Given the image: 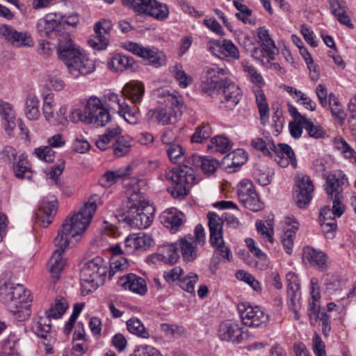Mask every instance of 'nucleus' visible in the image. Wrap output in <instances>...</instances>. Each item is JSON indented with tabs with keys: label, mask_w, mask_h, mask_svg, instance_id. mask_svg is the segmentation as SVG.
<instances>
[{
	"label": "nucleus",
	"mask_w": 356,
	"mask_h": 356,
	"mask_svg": "<svg viewBox=\"0 0 356 356\" xmlns=\"http://www.w3.org/2000/svg\"><path fill=\"white\" fill-rule=\"evenodd\" d=\"M92 199L90 198L78 213L62 224L54 241L55 245H60L62 248H68L72 238L86 231L97 210L96 202Z\"/></svg>",
	"instance_id": "obj_1"
},
{
	"label": "nucleus",
	"mask_w": 356,
	"mask_h": 356,
	"mask_svg": "<svg viewBox=\"0 0 356 356\" xmlns=\"http://www.w3.org/2000/svg\"><path fill=\"white\" fill-rule=\"evenodd\" d=\"M58 55L67 66L69 73L74 78L86 76L95 70V63L86 55L82 54L73 43L70 34L60 38Z\"/></svg>",
	"instance_id": "obj_2"
},
{
	"label": "nucleus",
	"mask_w": 356,
	"mask_h": 356,
	"mask_svg": "<svg viewBox=\"0 0 356 356\" xmlns=\"http://www.w3.org/2000/svg\"><path fill=\"white\" fill-rule=\"evenodd\" d=\"M0 298L18 321H23L31 316L32 300L23 285L5 283L0 287Z\"/></svg>",
	"instance_id": "obj_3"
},
{
	"label": "nucleus",
	"mask_w": 356,
	"mask_h": 356,
	"mask_svg": "<svg viewBox=\"0 0 356 356\" xmlns=\"http://www.w3.org/2000/svg\"><path fill=\"white\" fill-rule=\"evenodd\" d=\"M127 208L120 215L122 220L135 228L143 229L150 225L154 208L139 193H134L130 196Z\"/></svg>",
	"instance_id": "obj_4"
},
{
	"label": "nucleus",
	"mask_w": 356,
	"mask_h": 356,
	"mask_svg": "<svg viewBox=\"0 0 356 356\" xmlns=\"http://www.w3.org/2000/svg\"><path fill=\"white\" fill-rule=\"evenodd\" d=\"M165 105L149 110L147 113L148 120L159 125L166 126L175 124L184 108L182 97L175 93L164 95Z\"/></svg>",
	"instance_id": "obj_5"
},
{
	"label": "nucleus",
	"mask_w": 356,
	"mask_h": 356,
	"mask_svg": "<svg viewBox=\"0 0 356 356\" xmlns=\"http://www.w3.org/2000/svg\"><path fill=\"white\" fill-rule=\"evenodd\" d=\"M65 300H56L54 306L44 313V316H39L33 327L35 333L43 339V343L47 353L52 350V346L56 341L55 336L51 332V319L60 318L67 309Z\"/></svg>",
	"instance_id": "obj_6"
},
{
	"label": "nucleus",
	"mask_w": 356,
	"mask_h": 356,
	"mask_svg": "<svg viewBox=\"0 0 356 356\" xmlns=\"http://www.w3.org/2000/svg\"><path fill=\"white\" fill-rule=\"evenodd\" d=\"M210 232L209 241L214 249L213 260L219 263L222 261H230L232 254L230 249L225 245L222 237L223 220L216 213L207 214Z\"/></svg>",
	"instance_id": "obj_7"
},
{
	"label": "nucleus",
	"mask_w": 356,
	"mask_h": 356,
	"mask_svg": "<svg viewBox=\"0 0 356 356\" xmlns=\"http://www.w3.org/2000/svg\"><path fill=\"white\" fill-rule=\"evenodd\" d=\"M108 272L107 263L100 257L88 261L82 268L80 278L83 288L88 291L103 285Z\"/></svg>",
	"instance_id": "obj_8"
},
{
	"label": "nucleus",
	"mask_w": 356,
	"mask_h": 356,
	"mask_svg": "<svg viewBox=\"0 0 356 356\" xmlns=\"http://www.w3.org/2000/svg\"><path fill=\"white\" fill-rule=\"evenodd\" d=\"M166 178L172 185L168 191L175 198L180 200L188 195L189 188L195 181L194 169L186 165L173 169L166 175Z\"/></svg>",
	"instance_id": "obj_9"
},
{
	"label": "nucleus",
	"mask_w": 356,
	"mask_h": 356,
	"mask_svg": "<svg viewBox=\"0 0 356 356\" xmlns=\"http://www.w3.org/2000/svg\"><path fill=\"white\" fill-rule=\"evenodd\" d=\"M121 132L119 127L108 128L105 134L99 136L96 141L97 147L101 150H106L112 143L115 156L121 157L127 154L131 150L132 140L129 136H120Z\"/></svg>",
	"instance_id": "obj_10"
},
{
	"label": "nucleus",
	"mask_w": 356,
	"mask_h": 356,
	"mask_svg": "<svg viewBox=\"0 0 356 356\" xmlns=\"http://www.w3.org/2000/svg\"><path fill=\"white\" fill-rule=\"evenodd\" d=\"M122 2L135 12L147 14L158 20H164L169 15L168 6L156 0H122Z\"/></svg>",
	"instance_id": "obj_11"
},
{
	"label": "nucleus",
	"mask_w": 356,
	"mask_h": 356,
	"mask_svg": "<svg viewBox=\"0 0 356 356\" xmlns=\"http://www.w3.org/2000/svg\"><path fill=\"white\" fill-rule=\"evenodd\" d=\"M346 184H347V179L341 172L329 174L326 177L325 190L329 197L334 202V211L337 215H340L345 211L342 200H343V186Z\"/></svg>",
	"instance_id": "obj_12"
},
{
	"label": "nucleus",
	"mask_w": 356,
	"mask_h": 356,
	"mask_svg": "<svg viewBox=\"0 0 356 356\" xmlns=\"http://www.w3.org/2000/svg\"><path fill=\"white\" fill-rule=\"evenodd\" d=\"M228 70L226 68L220 67L217 65L207 66L204 69V76L202 81V90L209 95L215 94L222 85L227 77Z\"/></svg>",
	"instance_id": "obj_13"
},
{
	"label": "nucleus",
	"mask_w": 356,
	"mask_h": 356,
	"mask_svg": "<svg viewBox=\"0 0 356 356\" xmlns=\"http://www.w3.org/2000/svg\"><path fill=\"white\" fill-rule=\"evenodd\" d=\"M124 48L147 62L148 65L155 67H159L166 64L165 54L154 47H143L136 42H128L124 44Z\"/></svg>",
	"instance_id": "obj_14"
},
{
	"label": "nucleus",
	"mask_w": 356,
	"mask_h": 356,
	"mask_svg": "<svg viewBox=\"0 0 356 356\" xmlns=\"http://www.w3.org/2000/svg\"><path fill=\"white\" fill-rule=\"evenodd\" d=\"M238 310L243 324L248 327L266 326L268 322V315L259 306L241 302L238 305Z\"/></svg>",
	"instance_id": "obj_15"
},
{
	"label": "nucleus",
	"mask_w": 356,
	"mask_h": 356,
	"mask_svg": "<svg viewBox=\"0 0 356 356\" xmlns=\"http://www.w3.org/2000/svg\"><path fill=\"white\" fill-rule=\"evenodd\" d=\"M293 199L299 208H304L312 200L314 191L312 180L307 175L300 174L296 177Z\"/></svg>",
	"instance_id": "obj_16"
},
{
	"label": "nucleus",
	"mask_w": 356,
	"mask_h": 356,
	"mask_svg": "<svg viewBox=\"0 0 356 356\" xmlns=\"http://www.w3.org/2000/svg\"><path fill=\"white\" fill-rule=\"evenodd\" d=\"M207 48L213 56L222 60H238L240 57L237 47L231 40H210Z\"/></svg>",
	"instance_id": "obj_17"
},
{
	"label": "nucleus",
	"mask_w": 356,
	"mask_h": 356,
	"mask_svg": "<svg viewBox=\"0 0 356 356\" xmlns=\"http://www.w3.org/2000/svg\"><path fill=\"white\" fill-rule=\"evenodd\" d=\"M36 29L41 37L56 38L58 41L57 48L60 43V38L65 34H69L62 30V23L55 19L52 15H47L45 17L38 19Z\"/></svg>",
	"instance_id": "obj_18"
},
{
	"label": "nucleus",
	"mask_w": 356,
	"mask_h": 356,
	"mask_svg": "<svg viewBox=\"0 0 356 356\" xmlns=\"http://www.w3.org/2000/svg\"><path fill=\"white\" fill-rule=\"evenodd\" d=\"M86 118L90 122L87 124H94L97 126H104L110 120L108 111L104 108L102 102L97 97H90L86 105Z\"/></svg>",
	"instance_id": "obj_19"
},
{
	"label": "nucleus",
	"mask_w": 356,
	"mask_h": 356,
	"mask_svg": "<svg viewBox=\"0 0 356 356\" xmlns=\"http://www.w3.org/2000/svg\"><path fill=\"white\" fill-rule=\"evenodd\" d=\"M269 147L275 154V160L282 168H286L291 163L293 168L297 167L296 155L291 147L284 143L275 145L273 141H269Z\"/></svg>",
	"instance_id": "obj_20"
},
{
	"label": "nucleus",
	"mask_w": 356,
	"mask_h": 356,
	"mask_svg": "<svg viewBox=\"0 0 356 356\" xmlns=\"http://www.w3.org/2000/svg\"><path fill=\"white\" fill-rule=\"evenodd\" d=\"M218 336L221 340L239 343L246 339L247 334L242 331L237 323L226 321L220 323Z\"/></svg>",
	"instance_id": "obj_21"
},
{
	"label": "nucleus",
	"mask_w": 356,
	"mask_h": 356,
	"mask_svg": "<svg viewBox=\"0 0 356 356\" xmlns=\"http://www.w3.org/2000/svg\"><path fill=\"white\" fill-rule=\"evenodd\" d=\"M0 35L17 47H31L33 42L27 32H19L6 24L0 25Z\"/></svg>",
	"instance_id": "obj_22"
},
{
	"label": "nucleus",
	"mask_w": 356,
	"mask_h": 356,
	"mask_svg": "<svg viewBox=\"0 0 356 356\" xmlns=\"http://www.w3.org/2000/svg\"><path fill=\"white\" fill-rule=\"evenodd\" d=\"M216 93L222 95L221 103L229 109H232L241 99L240 88L230 79L225 80L222 88Z\"/></svg>",
	"instance_id": "obj_23"
},
{
	"label": "nucleus",
	"mask_w": 356,
	"mask_h": 356,
	"mask_svg": "<svg viewBox=\"0 0 356 356\" xmlns=\"http://www.w3.org/2000/svg\"><path fill=\"white\" fill-rule=\"evenodd\" d=\"M258 37L262 49L254 48L252 52V56L258 60H260V54H261L262 50H264L266 54L267 58L269 60H273L274 56L278 52V49L275 47L273 40L270 37L268 31L264 28H259Z\"/></svg>",
	"instance_id": "obj_24"
},
{
	"label": "nucleus",
	"mask_w": 356,
	"mask_h": 356,
	"mask_svg": "<svg viewBox=\"0 0 356 356\" xmlns=\"http://www.w3.org/2000/svg\"><path fill=\"white\" fill-rule=\"evenodd\" d=\"M118 283L124 289H129L139 295H145L147 291L145 279L136 274L129 273L124 275L119 279Z\"/></svg>",
	"instance_id": "obj_25"
},
{
	"label": "nucleus",
	"mask_w": 356,
	"mask_h": 356,
	"mask_svg": "<svg viewBox=\"0 0 356 356\" xmlns=\"http://www.w3.org/2000/svg\"><path fill=\"white\" fill-rule=\"evenodd\" d=\"M49 146L38 147L35 149V155L40 159L47 163H51L55 156V152L51 147H60L65 145V140L60 134H57L50 137L48 140Z\"/></svg>",
	"instance_id": "obj_26"
},
{
	"label": "nucleus",
	"mask_w": 356,
	"mask_h": 356,
	"mask_svg": "<svg viewBox=\"0 0 356 356\" xmlns=\"http://www.w3.org/2000/svg\"><path fill=\"white\" fill-rule=\"evenodd\" d=\"M57 206L56 202L43 201L35 213L38 222L44 227L51 223L56 213Z\"/></svg>",
	"instance_id": "obj_27"
},
{
	"label": "nucleus",
	"mask_w": 356,
	"mask_h": 356,
	"mask_svg": "<svg viewBox=\"0 0 356 356\" xmlns=\"http://www.w3.org/2000/svg\"><path fill=\"white\" fill-rule=\"evenodd\" d=\"M0 117L3 121L4 129L10 135L16 127V115L13 106L9 102L0 99Z\"/></svg>",
	"instance_id": "obj_28"
},
{
	"label": "nucleus",
	"mask_w": 356,
	"mask_h": 356,
	"mask_svg": "<svg viewBox=\"0 0 356 356\" xmlns=\"http://www.w3.org/2000/svg\"><path fill=\"white\" fill-rule=\"evenodd\" d=\"M56 246L58 249L54 252L48 262L49 270L54 282L59 279V275L65 266V260L63 258L62 254L67 248H62L60 245Z\"/></svg>",
	"instance_id": "obj_29"
},
{
	"label": "nucleus",
	"mask_w": 356,
	"mask_h": 356,
	"mask_svg": "<svg viewBox=\"0 0 356 356\" xmlns=\"http://www.w3.org/2000/svg\"><path fill=\"white\" fill-rule=\"evenodd\" d=\"M302 259L321 270H324L327 267L326 254L312 247L307 246L303 249Z\"/></svg>",
	"instance_id": "obj_30"
},
{
	"label": "nucleus",
	"mask_w": 356,
	"mask_h": 356,
	"mask_svg": "<svg viewBox=\"0 0 356 356\" xmlns=\"http://www.w3.org/2000/svg\"><path fill=\"white\" fill-rule=\"evenodd\" d=\"M136 63L132 57L120 54H115L108 62V68L115 72H122L124 70L134 71L136 69Z\"/></svg>",
	"instance_id": "obj_31"
},
{
	"label": "nucleus",
	"mask_w": 356,
	"mask_h": 356,
	"mask_svg": "<svg viewBox=\"0 0 356 356\" xmlns=\"http://www.w3.org/2000/svg\"><path fill=\"white\" fill-rule=\"evenodd\" d=\"M188 163L195 168H201L204 173H213L216 171L218 162L210 156H201L199 155H192Z\"/></svg>",
	"instance_id": "obj_32"
},
{
	"label": "nucleus",
	"mask_w": 356,
	"mask_h": 356,
	"mask_svg": "<svg viewBox=\"0 0 356 356\" xmlns=\"http://www.w3.org/2000/svg\"><path fill=\"white\" fill-rule=\"evenodd\" d=\"M131 165L117 170H108L99 179V184L104 188H109L119 179L129 175Z\"/></svg>",
	"instance_id": "obj_33"
},
{
	"label": "nucleus",
	"mask_w": 356,
	"mask_h": 356,
	"mask_svg": "<svg viewBox=\"0 0 356 356\" xmlns=\"http://www.w3.org/2000/svg\"><path fill=\"white\" fill-rule=\"evenodd\" d=\"M285 223L291 228H288L282 236V241L284 248L286 250L287 254H291L293 245V239L296 235V231L298 229L299 223L298 222L292 217H286L285 218Z\"/></svg>",
	"instance_id": "obj_34"
},
{
	"label": "nucleus",
	"mask_w": 356,
	"mask_h": 356,
	"mask_svg": "<svg viewBox=\"0 0 356 356\" xmlns=\"http://www.w3.org/2000/svg\"><path fill=\"white\" fill-rule=\"evenodd\" d=\"M177 250V243L165 245L159 248L156 257L159 260L165 264H175L179 258Z\"/></svg>",
	"instance_id": "obj_35"
},
{
	"label": "nucleus",
	"mask_w": 356,
	"mask_h": 356,
	"mask_svg": "<svg viewBox=\"0 0 356 356\" xmlns=\"http://www.w3.org/2000/svg\"><path fill=\"white\" fill-rule=\"evenodd\" d=\"M39 105L40 99L35 95L30 93L26 96L24 113L28 119L35 120L40 118V112Z\"/></svg>",
	"instance_id": "obj_36"
},
{
	"label": "nucleus",
	"mask_w": 356,
	"mask_h": 356,
	"mask_svg": "<svg viewBox=\"0 0 356 356\" xmlns=\"http://www.w3.org/2000/svg\"><path fill=\"white\" fill-rule=\"evenodd\" d=\"M312 283V302H309V308L308 310V316L309 317V320L311 322V324L314 325L318 318H320V305L318 303V300L320 298V295L318 292H315V288L314 286L316 285V279L313 278L311 280Z\"/></svg>",
	"instance_id": "obj_37"
},
{
	"label": "nucleus",
	"mask_w": 356,
	"mask_h": 356,
	"mask_svg": "<svg viewBox=\"0 0 356 356\" xmlns=\"http://www.w3.org/2000/svg\"><path fill=\"white\" fill-rule=\"evenodd\" d=\"M124 92L132 102L134 104L139 103L144 95L145 89L140 82H130L125 85Z\"/></svg>",
	"instance_id": "obj_38"
},
{
	"label": "nucleus",
	"mask_w": 356,
	"mask_h": 356,
	"mask_svg": "<svg viewBox=\"0 0 356 356\" xmlns=\"http://www.w3.org/2000/svg\"><path fill=\"white\" fill-rule=\"evenodd\" d=\"M177 243H178V250H181L182 258L186 262H191L197 257V248L193 242L181 238Z\"/></svg>",
	"instance_id": "obj_39"
},
{
	"label": "nucleus",
	"mask_w": 356,
	"mask_h": 356,
	"mask_svg": "<svg viewBox=\"0 0 356 356\" xmlns=\"http://www.w3.org/2000/svg\"><path fill=\"white\" fill-rule=\"evenodd\" d=\"M287 282V297L288 298H301L300 282L298 276L293 272L286 275Z\"/></svg>",
	"instance_id": "obj_40"
},
{
	"label": "nucleus",
	"mask_w": 356,
	"mask_h": 356,
	"mask_svg": "<svg viewBox=\"0 0 356 356\" xmlns=\"http://www.w3.org/2000/svg\"><path fill=\"white\" fill-rule=\"evenodd\" d=\"M330 6L332 14L337 18L340 23L353 28V25L350 23V19L346 14L345 8L339 0H331Z\"/></svg>",
	"instance_id": "obj_41"
},
{
	"label": "nucleus",
	"mask_w": 356,
	"mask_h": 356,
	"mask_svg": "<svg viewBox=\"0 0 356 356\" xmlns=\"http://www.w3.org/2000/svg\"><path fill=\"white\" fill-rule=\"evenodd\" d=\"M168 214L165 219V222L167 223L166 226L170 227L172 231H177L183 224L184 213L177 211L175 208H171L168 209Z\"/></svg>",
	"instance_id": "obj_42"
},
{
	"label": "nucleus",
	"mask_w": 356,
	"mask_h": 356,
	"mask_svg": "<svg viewBox=\"0 0 356 356\" xmlns=\"http://www.w3.org/2000/svg\"><path fill=\"white\" fill-rule=\"evenodd\" d=\"M256 102L259 112L261 124L265 125L268 118L269 107L263 91L258 90L256 92Z\"/></svg>",
	"instance_id": "obj_43"
},
{
	"label": "nucleus",
	"mask_w": 356,
	"mask_h": 356,
	"mask_svg": "<svg viewBox=\"0 0 356 356\" xmlns=\"http://www.w3.org/2000/svg\"><path fill=\"white\" fill-rule=\"evenodd\" d=\"M26 165L27 161L24 155H19L17 162L13 165L16 177L20 179L31 177L32 172Z\"/></svg>",
	"instance_id": "obj_44"
},
{
	"label": "nucleus",
	"mask_w": 356,
	"mask_h": 356,
	"mask_svg": "<svg viewBox=\"0 0 356 356\" xmlns=\"http://www.w3.org/2000/svg\"><path fill=\"white\" fill-rule=\"evenodd\" d=\"M118 113L123 117L127 122L132 124H136L140 118L138 108L135 106H130L127 102H125L120 110H119Z\"/></svg>",
	"instance_id": "obj_45"
},
{
	"label": "nucleus",
	"mask_w": 356,
	"mask_h": 356,
	"mask_svg": "<svg viewBox=\"0 0 356 356\" xmlns=\"http://www.w3.org/2000/svg\"><path fill=\"white\" fill-rule=\"evenodd\" d=\"M127 330L132 334L141 338L147 339L149 337V332L142 322L138 318H131L127 322Z\"/></svg>",
	"instance_id": "obj_46"
},
{
	"label": "nucleus",
	"mask_w": 356,
	"mask_h": 356,
	"mask_svg": "<svg viewBox=\"0 0 356 356\" xmlns=\"http://www.w3.org/2000/svg\"><path fill=\"white\" fill-rule=\"evenodd\" d=\"M211 145H208V148L215 147V151L221 154L227 153L232 149L229 140L224 136H218L211 138Z\"/></svg>",
	"instance_id": "obj_47"
},
{
	"label": "nucleus",
	"mask_w": 356,
	"mask_h": 356,
	"mask_svg": "<svg viewBox=\"0 0 356 356\" xmlns=\"http://www.w3.org/2000/svg\"><path fill=\"white\" fill-rule=\"evenodd\" d=\"M270 171L265 165L259 164L254 170V176L256 181L261 186H266L270 182Z\"/></svg>",
	"instance_id": "obj_48"
},
{
	"label": "nucleus",
	"mask_w": 356,
	"mask_h": 356,
	"mask_svg": "<svg viewBox=\"0 0 356 356\" xmlns=\"http://www.w3.org/2000/svg\"><path fill=\"white\" fill-rule=\"evenodd\" d=\"M255 193H257L251 181L243 179L239 183L238 186V196L240 201L244 200L251 195L255 196Z\"/></svg>",
	"instance_id": "obj_49"
},
{
	"label": "nucleus",
	"mask_w": 356,
	"mask_h": 356,
	"mask_svg": "<svg viewBox=\"0 0 356 356\" xmlns=\"http://www.w3.org/2000/svg\"><path fill=\"white\" fill-rule=\"evenodd\" d=\"M161 330L166 336L172 338H180L186 336V330L182 326L175 324L162 323L161 324Z\"/></svg>",
	"instance_id": "obj_50"
},
{
	"label": "nucleus",
	"mask_w": 356,
	"mask_h": 356,
	"mask_svg": "<svg viewBox=\"0 0 356 356\" xmlns=\"http://www.w3.org/2000/svg\"><path fill=\"white\" fill-rule=\"evenodd\" d=\"M301 122L302 127L307 131L309 136L314 138L323 137L325 132L321 126L314 124L307 118H302Z\"/></svg>",
	"instance_id": "obj_51"
},
{
	"label": "nucleus",
	"mask_w": 356,
	"mask_h": 356,
	"mask_svg": "<svg viewBox=\"0 0 356 356\" xmlns=\"http://www.w3.org/2000/svg\"><path fill=\"white\" fill-rule=\"evenodd\" d=\"M171 72L174 76L179 82V85L181 88H186L191 82L192 78L188 76L186 72L182 70V66L179 64H176L172 67Z\"/></svg>",
	"instance_id": "obj_52"
},
{
	"label": "nucleus",
	"mask_w": 356,
	"mask_h": 356,
	"mask_svg": "<svg viewBox=\"0 0 356 356\" xmlns=\"http://www.w3.org/2000/svg\"><path fill=\"white\" fill-rule=\"evenodd\" d=\"M197 281V275L191 272L187 276L179 279V286L186 292L195 294V284Z\"/></svg>",
	"instance_id": "obj_53"
},
{
	"label": "nucleus",
	"mask_w": 356,
	"mask_h": 356,
	"mask_svg": "<svg viewBox=\"0 0 356 356\" xmlns=\"http://www.w3.org/2000/svg\"><path fill=\"white\" fill-rule=\"evenodd\" d=\"M1 353L3 356H21L19 342L15 339H8L2 346Z\"/></svg>",
	"instance_id": "obj_54"
},
{
	"label": "nucleus",
	"mask_w": 356,
	"mask_h": 356,
	"mask_svg": "<svg viewBox=\"0 0 356 356\" xmlns=\"http://www.w3.org/2000/svg\"><path fill=\"white\" fill-rule=\"evenodd\" d=\"M125 102L126 99L123 95L113 93L108 96L106 104L111 110L118 113Z\"/></svg>",
	"instance_id": "obj_55"
},
{
	"label": "nucleus",
	"mask_w": 356,
	"mask_h": 356,
	"mask_svg": "<svg viewBox=\"0 0 356 356\" xmlns=\"http://www.w3.org/2000/svg\"><path fill=\"white\" fill-rule=\"evenodd\" d=\"M127 267L128 261L126 258L122 257L112 258V262L110 264L108 277L111 278L114 275L115 272L124 270Z\"/></svg>",
	"instance_id": "obj_56"
},
{
	"label": "nucleus",
	"mask_w": 356,
	"mask_h": 356,
	"mask_svg": "<svg viewBox=\"0 0 356 356\" xmlns=\"http://www.w3.org/2000/svg\"><path fill=\"white\" fill-rule=\"evenodd\" d=\"M255 225L258 233L263 238H266L270 243L273 242V234L274 230L270 223H268V225L269 226V227H268L261 220H258L256 222Z\"/></svg>",
	"instance_id": "obj_57"
},
{
	"label": "nucleus",
	"mask_w": 356,
	"mask_h": 356,
	"mask_svg": "<svg viewBox=\"0 0 356 356\" xmlns=\"http://www.w3.org/2000/svg\"><path fill=\"white\" fill-rule=\"evenodd\" d=\"M166 152L170 160L173 163H177L184 157V150L179 144H172L166 148Z\"/></svg>",
	"instance_id": "obj_58"
},
{
	"label": "nucleus",
	"mask_w": 356,
	"mask_h": 356,
	"mask_svg": "<svg viewBox=\"0 0 356 356\" xmlns=\"http://www.w3.org/2000/svg\"><path fill=\"white\" fill-rule=\"evenodd\" d=\"M211 135V128L209 125H203L197 128L195 132L193 134L191 140L195 143H202L203 140L210 137Z\"/></svg>",
	"instance_id": "obj_59"
},
{
	"label": "nucleus",
	"mask_w": 356,
	"mask_h": 356,
	"mask_svg": "<svg viewBox=\"0 0 356 356\" xmlns=\"http://www.w3.org/2000/svg\"><path fill=\"white\" fill-rule=\"evenodd\" d=\"M243 67L244 71L248 73L253 83L259 87H261L264 84L262 76L257 72V70L254 67L243 63Z\"/></svg>",
	"instance_id": "obj_60"
},
{
	"label": "nucleus",
	"mask_w": 356,
	"mask_h": 356,
	"mask_svg": "<svg viewBox=\"0 0 356 356\" xmlns=\"http://www.w3.org/2000/svg\"><path fill=\"white\" fill-rule=\"evenodd\" d=\"M95 33V36L88 40V44H90V47L98 50L104 49L107 47L108 43V38L102 33Z\"/></svg>",
	"instance_id": "obj_61"
},
{
	"label": "nucleus",
	"mask_w": 356,
	"mask_h": 356,
	"mask_svg": "<svg viewBox=\"0 0 356 356\" xmlns=\"http://www.w3.org/2000/svg\"><path fill=\"white\" fill-rule=\"evenodd\" d=\"M136 246L138 250H145L153 243L151 236L145 233L135 234Z\"/></svg>",
	"instance_id": "obj_62"
},
{
	"label": "nucleus",
	"mask_w": 356,
	"mask_h": 356,
	"mask_svg": "<svg viewBox=\"0 0 356 356\" xmlns=\"http://www.w3.org/2000/svg\"><path fill=\"white\" fill-rule=\"evenodd\" d=\"M334 145L336 148L339 149L345 157L348 159L354 157L355 154L354 149L351 148L342 138L335 139Z\"/></svg>",
	"instance_id": "obj_63"
},
{
	"label": "nucleus",
	"mask_w": 356,
	"mask_h": 356,
	"mask_svg": "<svg viewBox=\"0 0 356 356\" xmlns=\"http://www.w3.org/2000/svg\"><path fill=\"white\" fill-rule=\"evenodd\" d=\"M130 356H162L154 347L143 345L136 349Z\"/></svg>",
	"instance_id": "obj_64"
}]
</instances>
